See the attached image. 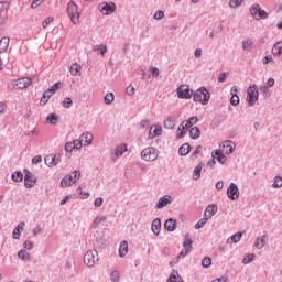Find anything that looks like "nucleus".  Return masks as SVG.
Returning <instances> with one entry per match:
<instances>
[{"instance_id":"8","label":"nucleus","mask_w":282,"mask_h":282,"mask_svg":"<svg viewBox=\"0 0 282 282\" xmlns=\"http://www.w3.org/2000/svg\"><path fill=\"white\" fill-rule=\"evenodd\" d=\"M176 91L178 98L182 100H188L189 98H193V89H191L188 85H181Z\"/></svg>"},{"instance_id":"1","label":"nucleus","mask_w":282,"mask_h":282,"mask_svg":"<svg viewBox=\"0 0 282 282\" xmlns=\"http://www.w3.org/2000/svg\"><path fill=\"white\" fill-rule=\"evenodd\" d=\"M194 102H200L203 105H208L210 102V91L206 87H200L193 95Z\"/></svg>"},{"instance_id":"12","label":"nucleus","mask_w":282,"mask_h":282,"mask_svg":"<svg viewBox=\"0 0 282 282\" xmlns=\"http://www.w3.org/2000/svg\"><path fill=\"white\" fill-rule=\"evenodd\" d=\"M32 85V78L23 77L13 83V89H25Z\"/></svg>"},{"instance_id":"5","label":"nucleus","mask_w":282,"mask_h":282,"mask_svg":"<svg viewBox=\"0 0 282 282\" xmlns=\"http://www.w3.org/2000/svg\"><path fill=\"white\" fill-rule=\"evenodd\" d=\"M98 261V251L96 249L88 250L84 256V263L88 268H94Z\"/></svg>"},{"instance_id":"37","label":"nucleus","mask_w":282,"mask_h":282,"mask_svg":"<svg viewBox=\"0 0 282 282\" xmlns=\"http://www.w3.org/2000/svg\"><path fill=\"white\" fill-rule=\"evenodd\" d=\"M18 259H21L22 261H30V253L25 250H20L18 252Z\"/></svg>"},{"instance_id":"62","label":"nucleus","mask_w":282,"mask_h":282,"mask_svg":"<svg viewBox=\"0 0 282 282\" xmlns=\"http://www.w3.org/2000/svg\"><path fill=\"white\" fill-rule=\"evenodd\" d=\"M102 202H104L102 197H97L94 202L95 208H100V206H102Z\"/></svg>"},{"instance_id":"59","label":"nucleus","mask_w":282,"mask_h":282,"mask_svg":"<svg viewBox=\"0 0 282 282\" xmlns=\"http://www.w3.org/2000/svg\"><path fill=\"white\" fill-rule=\"evenodd\" d=\"M242 47L243 50H248V47H252V40H243Z\"/></svg>"},{"instance_id":"23","label":"nucleus","mask_w":282,"mask_h":282,"mask_svg":"<svg viewBox=\"0 0 282 282\" xmlns=\"http://www.w3.org/2000/svg\"><path fill=\"white\" fill-rule=\"evenodd\" d=\"M129 252V242L127 240H123L119 246V257H127Z\"/></svg>"},{"instance_id":"3","label":"nucleus","mask_w":282,"mask_h":282,"mask_svg":"<svg viewBox=\"0 0 282 282\" xmlns=\"http://www.w3.org/2000/svg\"><path fill=\"white\" fill-rule=\"evenodd\" d=\"M67 14L72 23H74V25H76V23L80 21V13H78V6H76V2L74 1L68 2Z\"/></svg>"},{"instance_id":"20","label":"nucleus","mask_w":282,"mask_h":282,"mask_svg":"<svg viewBox=\"0 0 282 282\" xmlns=\"http://www.w3.org/2000/svg\"><path fill=\"white\" fill-rule=\"evenodd\" d=\"M159 135H162V127L160 126H152L149 130V138L150 140H153V138H158Z\"/></svg>"},{"instance_id":"31","label":"nucleus","mask_w":282,"mask_h":282,"mask_svg":"<svg viewBox=\"0 0 282 282\" xmlns=\"http://www.w3.org/2000/svg\"><path fill=\"white\" fill-rule=\"evenodd\" d=\"M273 56H281L282 54V42H278L272 47Z\"/></svg>"},{"instance_id":"9","label":"nucleus","mask_w":282,"mask_h":282,"mask_svg":"<svg viewBox=\"0 0 282 282\" xmlns=\"http://www.w3.org/2000/svg\"><path fill=\"white\" fill-rule=\"evenodd\" d=\"M98 10L101 12V14H105L106 17H108V14H111V12H116V3L101 2L98 6Z\"/></svg>"},{"instance_id":"33","label":"nucleus","mask_w":282,"mask_h":282,"mask_svg":"<svg viewBox=\"0 0 282 282\" xmlns=\"http://www.w3.org/2000/svg\"><path fill=\"white\" fill-rule=\"evenodd\" d=\"M8 45H10V37H2L0 40V52H6Z\"/></svg>"},{"instance_id":"21","label":"nucleus","mask_w":282,"mask_h":282,"mask_svg":"<svg viewBox=\"0 0 282 282\" xmlns=\"http://www.w3.org/2000/svg\"><path fill=\"white\" fill-rule=\"evenodd\" d=\"M164 228L167 230V232H174V230L177 228V221L170 218L164 223Z\"/></svg>"},{"instance_id":"18","label":"nucleus","mask_w":282,"mask_h":282,"mask_svg":"<svg viewBox=\"0 0 282 282\" xmlns=\"http://www.w3.org/2000/svg\"><path fill=\"white\" fill-rule=\"evenodd\" d=\"M223 149H224L223 153H225L226 155H230L235 151V142H232V141H225L223 143Z\"/></svg>"},{"instance_id":"51","label":"nucleus","mask_w":282,"mask_h":282,"mask_svg":"<svg viewBox=\"0 0 282 282\" xmlns=\"http://www.w3.org/2000/svg\"><path fill=\"white\" fill-rule=\"evenodd\" d=\"M58 89H61V82L55 83L53 86H51L48 88V90L53 94H56V91H58Z\"/></svg>"},{"instance_id":"56","label":"nucleus","mask_w":282,"mask_h":282,"mask_svg":"<svg viewBox=\"0 0 282 282\" xmlns=\"http://www.w3.org/2000/svg\"><path fill=\"white\" fill-rule=\"evenodd\" d=\"M23 248L24 250H32V248H34V242L30 241V240H26L24 243H23Z\"/></svg>"},{"instance_id":"40","label":"nucleus","mask_w":282,"mask_h":282,"mask_svg":"<svg viewBox=\"0 0 282 282\" xmlns=\"http://www.w3.org/2000/svg\"><path fill=\"white\" fill-rule=\"evenodd\" d=\"M69 72H70L72 76H78V72H80V65H78V63H74L70 66Z\"/></svg>"},{"instance_id":"50","label":"nucleus","mask_w":282,"mask_h":282,"mask_svg":"<svg viewBox=\"0 0 282 282\" xmlns=\"http://www.w3.org/2000/svg\"><path fill=\"white\" fill-rule=\"evenodd\" d=\"M193 127V123L189 122V120H184L182 123H181V128L184 130V131H188V129H191Z\"/></svg>"},{"instance_id":"2","label":"nucleus","mask_w":282,"mask_h":282,"mask_svg":"<svg viewBox=\"0 0 282 282\" xmlns=\"http://www.w3.org/2000/svg\"><path fill=\"white\" fill-rule=\"evenodd\" d=\"M80 180V170H75L73 173L66 175L61 181L62 188H65L67 186H72V184H76Z\"/></svg>"},{"instance_id":"49","label":"nucleus","mask_w":282,"mask_h":282,"mask_svg":"<svg viewBox=\"0 0 282 282\" xmlns=\"http://www.w3.org/2000/svg\"><path fill=\"white\" fill-rule=\"evenodd\" d=\"M241 237H242V234L237 232L230 237V240L232 241V243H239L241 241Z\"/></svg>"},{"instance_id":"15","label":"nucleus","mask_w":282,"mask_h":282,"mask_svg":"<svg viewBox=\"0 0 282 282\" xmlns=\"http://www.w3.org/2000/svg\"><path fill=\"white\" fill-rule=\"evenodd\" d=\"M151 230H152L153 235H155V237L160 236V230H162V220H160V218H155L152 221Z\"/></svg>"},{"instance_id":"38","label":"nucleus","mask_w":282,"mask_h":282,"mask_svg":"<svg viewBox=\"0 0 282 282\" xmlns=\"http://www.w3.org/2000/svg\"><path fill=\"white\" fill-rule=\"evenodd\" d=\"M116 96L113 95V93H107L104 97V102L105 105H111V102H113Z\"/></svg>"},{"instance_id":"4","label":"nucleus","mask_w":282,"mask_h":282,"mask_svg":"<svg viewBox=\"0 0 282 282\" xmlns=\"http://www.w3.org/2000/svg\"><path fill=\"white\" fill-rule=\"evenodd\" d=\"M158 155H160V151L153 147L145 148L141 152V158L145 162H155L158 160Z\"/></svg>"},{"instance_id":"17","label":"nucleus","mask_w":282,"mask_h":282,"mask_svg":"<svg viewBox=\"0 0 282 282\" xmlns=\"http://www.w3.org/2000/svg\"><path fill=\"white\" fill-rule=\"evenodd\" d=\"M124 153H127V145H118L111 153V159L116 160V158H120L121 155H124Z\"/></svg>"},{"instance_id":"60","label":"nucleus","mask_w":282,"mask_h":282,"mask_svg":"<svg viewBox=\"0 0 282 282\" xmlns=\"http://www.w3.org/2000/svg\"><path fill=\"white\" fill-rule=\"evenodd\" d=\"M52 21H54V18L48 17L46 18L43 22H42V28H47V25H50L52 23Z\"/></svg>"},{"instance_id":"26","label":"nucleus","mask_w":282,"mask_h":282,"mask_svg":"<svg viewBox=\"0 0 282 282\" xmlns=\"http://www.w3.org/2000/svg\"><path fill=\"white\" fill-rule=\"evenodd\" d=\"M105 243H106V241H105V238H102V236L95 235V239H93L94 248H96V249L102 248L105 246Z\"/></svg>"},{"instance_id":"58","label":"nucleus","mask_w":282,"mask_h":282,"mask_svg":"<svg viewBox=\"0 0 282 282\" xmlns=\"http://www.w3.org/2000/svg\"><path fill=\"white\" fill-rule=\"evenodd\" d=\"M227 78H228V73H220L218 75V83H226Z\"/></svg>"},{"instance_id":"30","label":"nucleus","mask_w":282,"mask_h":282,"mask_svg":"<svg viewBox=\"0 0 282 282\" xmlns=\"http://www.w3.org/2000/svg\"><path fill=\"white\" fill-rule=\"evenodd\" d=\"M265 235L258 237L256 242H254V247L257 248V250H262L263 246H265Z\"/></svg>"},{"instance_id":"61","label":"nucleus","mask_w":282,"mask_h":282,"mask_svg":"<svg viewBox=\"0 0 282 282\" xmlns=\"http://www.w3.org/2000/svg\"><path fill=\"white\" fill-rule=\"evenodd\" d=\"M73 144H74V149H77V150L83 149V145H84L80 139L73 141Z\"/></svg>"},{"instance_id":"34","label":"nucleus","mask_w":282,"mask_h":282,"mask_svg":"<svg viewBox=\"0 0 282 282\" xmlns=\"http://www.w3.org/2000/svg\"><path fill=\"white\" fill-rule=\"evenodd\" d=\"M94 52H100L101 56L107 54V45L105 44H97L93 47Z\"/></svg>"},{"instance_id":"19","label":"nucleus","mask_w":282,"mask_h":282,"mask_svg":"<svg viewBox=\"0 0 282 282\" xmlns=\"http://www.w3.org/2000/svg\"><path fill=\"white\" fill-rule=\"evenodd\" d=\"M52 96H54V93H52V90L46 89L44 93H43V96L40 100V105L41 107H45V105H47V102H50V99L52 98Z\"/></svg>"},{"instance_id":"55","label":"nucleus","mask_w":282,"mask_h":282,"mask_svg":"<svg viewBox=\"0 0 282 282\" xmlns=\"http://www.w3.org/2000/svg\"><path fill=\"white\" fill-rule=\"evenodd\" d=\"M243 3V0H230L229 1V7L230 8H237V6H241Z\"/></svg>"},{"instance_id":"53","label":"nucleus","mask_w":282,"mask_h":282,"mask_svg":"<svg viewBox=\"0 0 282 282\" xmlns=\"http://www.w3.org/2000/svg\"><path fill=\"white\" fill-rule=\"evenodd\" d=\"M153 19H155V21H160L161 19H164V11L159 10L154 13Z\"/></svg>"},{"instance_id":"36","label":"nucleus","mask_w":282,"mask_h":282,"mask_svg":"<svg viewBox=\"0 0 282 282\" xmlns=\"http://www.w3.org/2000/svg\"><path fill=\"white\" fill-rule=\"evenodd\" d=\"M11 180L13 182H23V172L15 171L11 174Z\"/></svg>"},{"instance_id":"32","label":"nucleus","mask_w":282,"mask_h":282,"mask_svg":"<svg viewBox=\"0 0 282 282\" xmlns=\"http://www.w3.org/2000/svg\"><path fill=\"white\" fill-rule=\"evenodd\" d=\"M102 221H107V217L106 216H100V217H96L93 221L91 228H94V230H96L98 228V226H100V224H102Z\"/></svg>"},{"instance_id":"11","label":"nucleus","mask_w":282,"mask_h":282,"mask_svg":"<svg viewBox=\"0 0 282 282\" xmlns=\"http://www.w3.org/2000/svg\"><path fill=\"white\" fill-rule=\"evenodd\" d=\"M44 162L46 166L52 169L53 166L61 164V154H48L45 156Z\"/></svg>"},{"instance_id":"45","label":"nucleus","mask_w":282,"mask_h":282,"mask_svg":"<svg viewBox=\"0 0 282 282\" xmlns=\"http://www.w3.org/2000/svg\"><path fill=\"white\" fill-rule=\"evenodd\" d=\"M110 281L112 282L120 281V272H118V270L112 271V273L110 274Z\"/></svg>"},{"instance_id":"57","label":"nucleus","mask_w":282,"mask_h":282,"mask_svg":"<svg viewBox=\"0 0 282 282\" xmlns=\"http://www.w3.org/2000/svg\"><path fill=\"white\" fill-rule=\"evenodd\" d=\"M74 142H66V144H65V151L67 152V153H72V151H74Z\"/></svg>"},{"instance_id":"24","label":"nucleus","mask_w":282,"mask_h":282,"mask_svg":"<svg viewBox=\"0 0 282 282\" xmlns=\"http://www.w3.org/2000/svg\"><path fill=\"white\" fill-rule=\"evenodd\" d=\"M79 140L84 147H89V144H91V140H94V135H91V133H84L79 137Z\"/></svg>"},{"instance_id":"46","label":"nucleus","mask_w":282,"mask_h":282,"mask_svg":"<svg viewBox=\"0 0 282 282\" xmlns=\"http://www.w3.org/2000/svg\"><path fill=\"white\" fill-rule=\"evenodd\" d=\"M230 105H232V107H237L239 105V95L237 94L231 95Z\"/></svg>"},{"instance_id":"42","label":"nucleus","mask_w":282,"mask_h":282,"mask_svg":"<svg viewBox=\"0 0 282 282\" xmlns=\"http://www.w3.org/2000/svg\"><path fill=\"white\" fill-rule=\"evenodd\" d=\"M64 109H70L72 105H74V101L69 97H65L63 102H62Z\"/></svg>"},{"instance_id":"47","label":"nucleus","mask_w":282,"mask_h":282,"mask_svg":"<svg viewBox=\"0 0 282 282\" xmlns=\"http://www.w3.org/2000/svg\"><path fill=\"white\" fill-rule=\"evenodd\" d=\"M210 265H213V259L206 257L202 260L203 268H210Z\"/></svg>"},{"instance_id":"6","label":"nucleus","mask_w":282,"mask_h":282,"mask_svg":"<svg viewBox=\"0 0 282 282\" xmlns=\"http://www.w3.org/2000/svg\"><path fill=\"white\" fill-rule=\"evenodd\" d=\"M259 100V90H257V85H251L247 89V102L249 107H254V102Z\"/></svg>"},{"instance_id":"10","label":"nucleus","mask_w":282,"mask_h":282,"mask_svg":"<svg viewBox=\"0 0 282 282\" xmlns=\"http://www.w3.org/2000/svg\"><path fill=\"white\" fill-rule=\"evenodd\" d=\"M36 184V177L30 170L24 169V186L25 188H32Z\"/></svg>"},{"instance_id":"44","label":"nucleus","mask_w":282,"mask_h":282,"mask_svg":"<svg viewBox=\"0 0 282 282\" xmlns=\"http://www.w3.org/2000/svg\"><path fill=\"white\" fill-rule=\"evenodd\" d=\"M282 186V177L281 176H275L274 182L272 184L273 188H281Z\"/></svg>"},{"instance_id":"28","label":"nucleus","mask_w":282,"mask_h":282,"mask_svg":"<svg viewBox=\"0 0 282 282\" xmlns=\"http://www.w3.org/2000/svg\"><path fill=\"white\" fill-rule=\"evenodd\" d=\"M177 124V121L173 117H169L164 122V129H175V126Z\"/></svg>"},{"instance_id":"13","label":"nucleus","mask_w":282,"mask_h":282,"mask_svg":"<svg viewBox=\"0 0 282 282\" xmlns=\"http://www.w3.org/2000/svg\"><path fill=\"white\" fill-rule=\"evenodd\" d=\"M227 196L231 202H235L236 199H239V187L235 183H230L227 188Z\"/></svg>"},{"instance_id":"48","label":"nucleus","mask_w":282,"mask_h":282,"mask_svg":"<svg viewBox=\"0 0 282 282\" xmlns=\"http://www.w3.org/2000/svg\"><path fill=\"white\" fill-rule=\"evenodd\" d=\"M186 131H187V130L182 129V126L180 124V127H178V129H177V132H176V138H177L178 140L184 139V135H186Z\"/></svg>"},{"instance_id":"16","label":"nucleus","mask_w":282,"mask_h":282,"mask_svg":"<svg viewBox=\"0 0 282 282\" xmlns=\"http://www.w3.org/2000/svg\"><path fill=\"white\" fill-rule=\"evenodd\" d=\"M216 213H217V205H208L205 208L204 217H206L207 219H212L213 217H215Z\"/></svg>"},{"instance_id":"27","label":"nucleus","mask_w":282,"mask_h":282,"mask_svg":"<svg viewBox=\"0 0 282 282\" xmlns=\"http://www.w3.org/2000/svg\"><path fill=\"white\" fill-rule=\"evenodd\" d=\"M202 135V131L199 130L198 127H192L189 129V138L192 140H199V137Z\"/></svg>"},{"instance_id":"39","label":"nucleus","mask_w":282,"mask_h":282,"mask_svg":"<svg viewBox=\"0 0 282 282\" xmlns=\"http://www.w3.org/2000/svg\"><path fill=\"white\" fill-rule=\"evenodd\" d=\"M254 253H248L243 257L242 259V263L243 265H248V263H252V261H254Z\"/></svg>"},{"instance_id":"29","label":"nucleus","mask_w":282,"mask_h":282,"mask_svg":"<svg viewBox=\"0 0 282 282\" xmlns=\"http://www.w3.org/2000/svg\"><path fill=\"white\" fill-rule=\"evenodd\" d=\"M191 153V144L184 143L178 149V155H188Z\"/></svg>"},{"instance_id":"41","label":"nucleus","mask_w":282,"mask_h":282,"mask_svg":"<svg viewBox=\"0 0 282 282\" xmlns=\"http://www.w3.org/2000/svg\"><path fill=\"white\" fill-rule=\"evenodd\" d=\"M46 120L50 122V124H56L58 122V116H56V113H50L46 117Z\"/></svg>"},{"instance_id":"52","label":"nucleus","mask_w":282,"mask_h":282,"mask_svg":"<svg viewBox=\"0 0 282 282\" xmlns=\"http://www.w3.org/2000/svg\"><path fill=\"white\" fill-rule=\"evenodd\" d=\"M183 248H185V250H189L193 248V240L191 239H186L184 242H183Z\"/></svg>"},{"instance_id":"14","label":"nucleus","mask_w":282,"mask_h":282,"mask_svg":"<svg viewBox=\"0 0 282 282\" xmlns=\"http://www.w3.org/2000/svg\"><path fill=\"white\" fill-rule=\"evenodd\" d=\"M173 200L171 199V195H164V196H162L159 200H158V203H156V205H155V208L158 209V210H160V209H162V208H164L165 206H169V204H171Z\"/></svg>"},{"instance_id":"25","label":"nucleus","mask_w":282,"mask_h":282,"mask_svg":"<svg viewBox=\"0 0 282 282\" xmlns=\"http://www.w3.org/2000/svg\"><path fill=\"white\" fill-rule=\"evenodd\" d=\"M23 228H25V223H24V221L20 223V224L13 229V232H12L13 239H20V237H21V230H23Z\"/></svg>"},{"instance_id":"43","label":"nucleus","mask_w":282,"mask_h":282,"mask_svg":"<svg viewBox=\"0 0 282 282\" xmlns=\"http://www.w3.org/2000/svg\"><path fill=\"white\" fill-rule=\"evenodd\" d=\"M206 221H208L207 217L198 220V223L194 226L195 230H199V229L204 228V226H206Z\"/></svg>"},{"instance_id":"63","label":"nucleus","mask_w":282,"mask_h":282,"mask_svg":"<svg viewBox=\"0 0 282 282\" xmlns=\"http://www.w3.org/2000/svg\"><path fill=\"white\" fill-rule=\"evenodd\" d=\"M202 149H203L202 145H197L195 151L192 154V158H197V155H199L202 153Z\"/></svg>"},{"instance_id":"35","label":"nucleus","mask_w":282,"mask_h":282,"mask_svg":"<svg viewBox=\"0 0 282 282\" xmlns=\"http://www.w3.org/2000/svg\"><path fill=\"white\" fill-rule=\"evenodd\" d=\"M202 177V164H197L193 172V180L197 181Z\"/></svg>"},{"instance_id":"64","label":"nucleus","mask_w":282,"mask_h":282,"mask_svg":"<svg viewBox=\"0 0 282 282\" xmlns=\"http://www.w3.org/2000/svg\"><path fill=\"white\" fill-rule=\"evenodd\" d=\"M126 94H128V96H133V94H135V88L133 86H128Z\"/></svg>"},{"instance_id":"7","label":"nucleus","mask_w":282,"mask_h":282,"mask_svg":"<svg viewBox=\"0 0 282 282\" xmlns=\"http://www.w3.org/2000/svg\"><path fill=\"white\" fill-rule=\"evenodd\" d=\"M251 17H253L257 21H261V19H268V12L261 9L260 4H253L250 8Z\"/></svg>"},{"instance_id":"22","label":"nucleus","mask_w":282,"mask_h":282,"mask_svg":"<svg viewBox=\"0 0 282 282\" xmlns=\"http://www.w3.org/2000/svg\"><path fill=\"white\" fill-rule=\"evenodd\" d=\"M212 156L216 158L219 164H224L228 160V158L225 156L224 151L220 150H215L214 152H212Z\"/></svg>"},{"instance_id":"54","label":"nucleus","mask_w":282,"mask_h":282,"mask_svg":"<svg viewBox=\"0 0 282 282\" xmlns=\"http://www.w3.org/2000/svg\"><path fill=\"white\" fill-rule=\"evenodd\" d=\"M260 91H262V94L265 98H270V90L268 89V87L265 85L260 86Z\"/></svg>"}]
</instances>
